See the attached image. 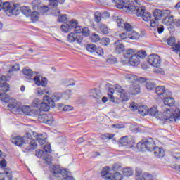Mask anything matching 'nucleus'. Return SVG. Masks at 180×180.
<instances>
[{
    "instance_id": "obj_1",
    "label": "nucleus",
    "mask_w": 180,
    "mask_h": 180,
    "mask_svg": "<svg viewBox=\"0 0 180 180\" xmlns=\"http://www.w3.org/2000/svg\"><path fill=\"white\" fill-rule=\"evenodd\" d=\"M140 1L129 0V2L124 6L123 10L125 12H135L136 16L142 18L145 22L151 20V13L146 11V7L141 6Z\"/></svg>"
},
{
    "instance_id": "obj_2",
    "label": "nucleus",
    "mask_w": 180,
    "mask_h": 180,
    "mask_svg": "<svg viewBox=\"0 0 180 180\" xmlns=\"http://www.w3.org/2000/svg\"><path fill=\"white\" fill-rule=\"evenodd\" d=\"M163 112L160 115V123H169V122H178L180 120V110L177 108H165V105L162 106Z\"/></svg>"
},
{
    "instance_id": "obj_3",
    "label": "nucleus",
    "mask_w": 180,
    "mask_h": 180,
    "mask_svg": "<svg viewBox=\"0 0 180 180\" xmlns=\"http://www.w3.org/2000/svg\"><path fill=\"white\" fill-rule=\"evenodd\" d=\"M9 91V84L8 83L4 82L2 83L0 82V99L2 102L5 103H10L8 105V107L10 109H19L20 106V103L18 102L16 99L11 98L9 95L6 94V92Z\"/></svg>"
},
{
    "instance_id": "obj_4",
    "label": "nucleus",
    "mask_w": 180,
    "mask_h": 180,
    "mask_svg": "<svg viewBox=\"0 0 180 180\" xmlns=\"http://www.w3.org/2000/svg\"><path fill=\"white\" fill-rule=\"evenodd\" d=\"M3 9L8 16H12V15H17L19 13V7L9 4V2L2 3V0H0V11Z\"/></svg>"
},
{
    "instance_id": "obj_5",
    "label": "nucleus",
    "mask_w": 180,
    "mask_h": 180,
    "mask_svg": "<svg viewBox=\"0 0 180 180\" xmlns=\"http://www.w3.org/2000/svg\"><path fill=\"white\" fill-rule=\"evenodd\" d=\"M155 148V143L153 138H149L146 141H141L137 143V148L140 151H153Z\"/></svg>"
},
{
    "instance_id": "obj_6",
    "label": "nucleus",
    "mask_w": 180,
    "mask_h": 180,
    "mask_svg": "<svg viewBox=\"0 0 180 180\" xmlns=\"http://www.w3.org/2000/svg\"><path fill=\"white\" fill-rule=\"evenodd\" d=\"M24 143L27 151H33L37 148V143L32 138V134L27 133L24 136Z\"/></svg>"
},
{
    "instance_id": "obj_7",
    "label": "nucleus",
    "mask_w": 180,
    "mask_h": 180,
    "mask_svg": "<svg viewBox=\"0 0 180 180\" xmlns=\"http://www.w3.org/2000/svg\"><path fill=\"white\" fill-rule=\"evenodd\" d=\"M101 176L105 180H122L123 176L119 172H115L113 176L109 173V167H105L101 172Z\"/></svg>"
},
{
    "instance_id": "obj_8",
    "label": "nucleus",
    "mask_w": 180,
    "mask_h": 180,
    "mask_svg": "<svg viewBox=\"0 0 180 180\" xmlns=\"http://www.w3.org/2000/svg\"><path fill=\"white\" fill-rule=\"evenodd\" d=\"M43 101L44 102L42 101L39 108H38L39 110H42L43 112H49V110H50V108H54L56 106V103L51 101V98H50L49 96H45Z\"/></svg>"
},
{
    "instance_id": "obj_9",
    "label": "nucleus",
    "mask_w": 180,
    "mask_h": 180,
    "mask_svg": "<svg viewBox=\"0 0 180 180\" xmlns=\"http://www.w3.org/2000/svg\"><path fill=\"white\" fill-rule=\"evenodd\" d=\"M50 171L56 178H63L67 175V171L60 166L53 165L50 167Z\"/></svg>"
},
{
    "instance_id": "obj_10",
    "label": "nucleus",
    "mask_w": 180,
    "mask_h": 180,
    "mask_svg": "<svg viewBox=\"0 0 180 180\" xmlns=\"http://www.w3.org/2000/svg\"><path fill=\"white\" fill-rule=\"evenodd\" d=\"M124 75L125 79L131 84H137L138 82H141V84H143L146 81V77H139L136 75L132 74L125 73Z\"/></svg>"
},
{
    "instance_id": "obj_11",
    "label": "nucleus",
    "mask_w": 180,
    "mask_h": 180,
    "mask_svg": "<svg viewBox=\"0 0 180 180\" xmlns=\"http://www.w3.org/2000/svg\"><path fill=\"white\" fill-rule=\"evenodd\" d=\"M169 15H171V11L169 10L155 9L153 12L155 20H161L162 18L169 16Z\"/></svg>"
},
{
    "instance_id": "obj_12",
    "label": "nucleus",
    "mask_w": 180,
    "mask_h": 180,
    "mask_svg": "<svg viewBox=\"0 0 180 180\" xmlns=\"http://www.w3.org/2000/svg\"><path fill=\"white\" fill-rule=\"evenodd\" d=\"M148 63L156 68L161 67V58L158 55H150L148 58Z\"/></svg>"
},
{
    "instance_id": "obj_13",
    "label": "nucleus",
    "mask_w": 180,
    "mask_h": 180,
    "mask_svg": "<svg viewBox=\"0 0 180 180\" xmlns=\"http://www.w3.org/2000/svg\"><path fill=\"white\" fill-rule=\"evenodd\" d=\"M82 40H84V37L82 34H77L76 33L72 32L70 33L68 36V41L70 43H78V44H81L82 43Z\"/></svg>"
},
{
    "instance_id": "obj_14",
    "label": "nucleus",
    "mask_w": 180,
    "mask_h": 180,
    "mask_svg": "<svg viewBox=\"0 0 180 180\" xmlns=\"http://www.w3.org/2000/svg\"><path fill=\"white\" fill-rule=\"evenodd\" d=\"M39 122L41 123H46L47 124H52L53 122H54V118L53 115L49 114H43L40 115L38 117Z\"/></svg>"
},
{
    "instance_id": "obj_15",
    "label": "nucleus",
    "mask_w": 180,
    "mask_h": 180,
    "mask_svg": "<svg viewBox=\"0 0 180 180\" xmlns=\"http://www.w3.org/2000/svg\"><path fill=\"white\" fill-rule=\"evenodd\" d=\"M120 146H126L128 148H131L134 146V141L129 139L127 136H123L120 140Z\"/></svg>"
},
{
    "instance_id": "obj_16",
    "label": "nucleus",
    "mask_w": 180,
    "mask_h": 180,
    "mask_svg": "<svg viewBox=\"0 0 180 180\" xmlns=\"http://www.w3.org/2000/svg\"><path fill=\"white\" fill-rule=\"evenodd\" d=\"M22 73L24 74V75L26 76V78L27 79H33L36 77V75L37 74V72H34L32 70V69L29 68H25L22 70Z\"/></svg>"
},
{
    "instance_id": "obj_17",
    "label": "nucleus",
    "mask_w": 180,
    "mask_h": 180,
    "mask_svg": "<svg viewBox=\"0 0 180 180\" xmlns=\"http://www.w3.org/2000/svg\"><path fill=\"white\" fill-rule=\"evenodd\" d=\"M15 6H18L19 11L18 13L15 15V16L17 15H19V13H20V12H22V13L23 15H25V16L29 17L30 16L31 13H32V10H30V8L29 7H26V6H22V7H20L18 4H13Z\"/></svg>"
},
{
    "instance_id": "obj_18",
    "label": "nucleus",
    "mask_w": 180,
    "mask_h": 180,
    "mask_svg": "<svg viewBox=\"0 0 180 180\" xmlns=\"http://www.w3.org/2000/svg\"><path fill=\"white\" fill-rule=\"evenodd\" d=\"M129 91L131 95H137V94H140V85H139V83L131 84Z\"/></svg>"
},
{
    "instance_id": "obj_19",
    "label": "nucleus",
    "mask_w": 180,
    "mask_h": 180,
    "mask_svg": "<svg viewBox=\"0 0 180 180\" xmlns=\"http://www.w3.org/2000/svg\"><path fill=\"white\" fill-rule=\"evenodd\" d=\"M114 92H115V89H113V87H109L108 95L110 98V102H113V103H116L117 105H119L120 103V99L115 98L113 97Z\"/></svg>"
},
{
    "instance_id": "obj_20",
    "label": "nucleus",
    "mask_w": 180,
    "mask_h": 180,
    "mask_svg": "<svg viewBox=\"0 0 180 180\" xmlns=\"http://www.w3.org/2000/svg\"><path fill=\"white\" fill-rule=\"evenodd\" d=\"M33 80L38 86H46V85H47V79H46V77H43L41 80H40V77L39 76H35L33 78Z\"/></svg>"
},
{
    "instance_id": "obj_21",
    "label": "nucleus",
    "mask_w": 180,
    "mask_h": 180,
    "mask_svg": "<svg viewBox=\"0 0 180 180\" xmlns=\"http://www.w3.org/2000/svg\"><path fill=\"white\" fill-rule=\"evenodd\" d=\"M148 115H150V116L155 117L156 119H161V114H160V112H158V109H157V107L150 108V109L148 110Z\"/></svg>"
},
{
    "instance_id": "obj_22",
    "label": "nucleus",
    "mask_w": 180,
    "mask_h": 180,
    "mask_svg": "<svg viewBox=\"0 0 180 180\" xmlns=\"http://www.w3.org/2000/svg\"><path fill=\"white\" fill-rule=\"evenodd\" d=\"M115 47L117 54H120L124 51V45L120 42V40H117L115 42Z\"/></svg>"
},
{
    "instance_id": "obj_23",
    "label": "nucleus",
    "mask_w": 180,
    "mask_h": 180,
    "mask_svg": "<svg viewBox=\"0 0 180 180\" xmlns=\"http://www.w3.org/2000/svg\"><path fill=\"white\" fill-rule=\"evenodd\" d=\"M11 141L13 143V144H15V146L22 147V146L25 144V136L22 138L20 136H16L15 138H13Z\"/></svg>"
},
{
    "instance_id": "obj_24",
    "label": "nucleus",
    "mask_w": 180,
    "mask_h": 180,
    "mask_svg": "<svg viewBox=\"0 0 180 180\" xmlns=\"http://www.w3.org/2000/svg\"><path fill=\"white\" fill-rule=\"evenodd\" d=\"M145 82V86L146 89H148L149 91H153L154 88H155V82H154L153 80H150L147 78H146V80L143 82V84Z\"/></svg>"
},
{
    "instance_id": "obj_25",
    "label": "nucleus",
    "mask_w": 180,
    "mask_h": 180,
    "mask_svg": "<svg viewBox=\"0 0 180 180\" xmlns=\"http://www.w3.org/2000/svg\"><path fill=\"white\" fill-rule=\"evenodd\" d=\"M152 151H153V154H155V157H158L159 158H162V157L165 155L164 150H162L161 148L155 146L153 150Z\"/></svg>"
},
{
    "instance_id": "obj_26",
    "label": "nucleus",
    "mask_w": 180,
    "mask_h": 180,
    "mask_svg": "<svg viewBox=\"0 0 180 180\" xmlns=\"http://www.w3.org/2000/svg\"><path fill=\"white\" fill-rule=\"evenodd\" d=\"M33 136L35 137L37 141L41 145L46 143V137L43 136L41 134H39L36 132H33Z\"/></svg>"
},
{
    "instance_id": "obj_27",
    "label": "nucleus",
    "mask_w": 180,
    "mask_h": 180,
    "mask_svg": "<svg viewBox=\"0 0 180 180\" xmlns=\"http://www.w3.org/2000/svg\"><path fill=\"white\" fill-rule=\"evenodd\" d=\"M128 60L131 65H139V64H140V59L136 54H134Z\"/></svg>"
},
{
    "instance_id": "obj_28",
    "label": "nucleus",
    "mask_w": 180,
    "mask_h": 180,
    "mask_svg": "<svg viewBox=\"0 0 180 180\" xmlns=\"http://www.w3.org/2000/svg\"><path fill=\"white\" fill-rule=\"evenodd\" d=\"M148 107L146 105H141L138 108V112L142 116H147L148 115Z\"/></svg>"
},
{
    "instance_id": "obj_29",
    "label": "nucleus",
    "mask_w": 180,
    "mask_h": 180,
    "mask_svg": "<svg viewBox=\"0 0 180 180\" xmlns=\"http://www.w3.org/2000/svg\"><path fill=\"white\" fill-rule=\"evenodd\" d=\"M155 93L162 99V98H164V94H165V87L163 86L156 87Z\"/></svg>"
},
{
    "instance_id": "obj_30",
    "label": "nucleus",
    "mask_w": 180,
    "mask_h": 180,
    "mask_svg": "<svg viewBox=\"0 0 180 180\" xmlns=\"http://www.w3.org/2000/svg\"><path fill=\"white\" fill-rule=\"evenodd\" d=\"M164 105L165 106H174L175 104V100L172 97H167L164 98Z\"/></svg>"
},
{
    "instance_id": "obj_31",
    "label": "nucleus",
    "mask_w": 180,
    "mask_h": 180,
    "mask_svg": "<svg viewBox=\"0 0 180 180\" xmlns=\"http://www.w3.org/2000/svg\"><path fill=\"white\" fill-rule=\"evenodd\" d=\"M61 82L65 86H73V85H75V82L72 79H63Z\"/></svg>"
},
{
    "instance_id": "obj_32",
    "label": "nucleus",
    "mask_w": 180,
    "mask_h": 180,
    "mask_svg": "<svg viewBox=\"0 0 180 180\" xmlns=\"http://www.w3.org/2000/svg\"><path fill=\"white\" fill-rule=\"evenodd\" d=\"M12 172L11 171H6L5 173H0V180H5V176H8V180H12Z\"/></svg>"
},
{
    "instance_id": "obj_33",
    "label": "nucleus",
    "mask_w": 180,
    "mask_h": 180,
    "mask_svg": "<svg viewBox=\"0 0 180 180\" xmlns=\"http://www.w3.org/2000/svg\"><path fill=\"white\" fill-rule=\"evenodd\" d=\"M139 33L136 32L134 30L128 32V38L131 39V40H136L139 39Z\"/></svg>"
},
{
    "instance_id": "obj_34",
    "label": "nucleus",
    "mask_w": 180,
    "mask_h": 180,
    "mask_svg": "<svg viewBox=\"0 0 180 180\" xmlns=\"http://www.w3.org/2000/svg\"><path fill=\"white\" fill-rule=\"evenodd\" d=\"M42 6L43 4H41V1L40 0H34L32 1V6L35 11H38Z\"/></svg>"
},
{
    "instance_id": "obj_35",
    "label": "nucleus",
    "mask_w": 180,
    "mask_h": 180,
    "mask_svg": "<svg viewBox=\"0 0 180 180\" xmlns=\"http://www.w3.org/2000/svg\"><path fill=\"white\" fill-rule=\"evenodd\" d=\"M46 94H50V91L43 89L41 88L37 89L36 95L38 96H43V95H46Z\"/></svg>"
},
{
    "instance_id": "obj_36",
    "label": "nucleus",
    "mask_w": 180,
    "mask_h": 180,
    "mask_svg": "<svg viewBox=\"0 0 180 180\" xmlns=\"http://www.w3.org/2000/svg\"><path fill=\"white\" fill-rule=\"evenodd\" d=\"M86 49L89 53H95L96 50V45L94 44H89L86 45Z\"/></svg>"
},
{
    "instance_id": "obj_37",
    "label": "nucleus",
    "mask_w": 180,
    "mask_h": 180,
    "mask_svg": "<svg viewBox=\"0 0 180 180\" xmlns=\"http://www.w3.org/2000/svg\"><path fill=\"white\" fill-rule=\"evenodd\" d=\"M134 53H136V50L133 49H128L126 51V53L124 54V56L125 57V58H127L129 60L131 57L130 56H132Z\"/></svg>"
},
{
    "instance_id": "obj_38",
    "label": "nucleus",
    "mask_w": 180,
    "mask_h": 180,
    "mask_svg": "<svg viewBox=\"0 0 180 180\" xmlns=\"http://www.w3.org/2000/svg\"><path fill=\"white\" fill-rule=\"evenodd\" d=\"M163 18H165V19L162 20L163 25H166V26H169V25L172 23V20L174 19L172 17L165 16Z\"/></svg>"
},
{
    "instance_id": "obj_39",
    "label": "nucleus",
    "mask_w": 180,
    "mask_h": 180,
    "mask_svg": "<svg viewBox=\"0 0 180 180\" xmlns=\"http://www.w3.org/2000/svg\"><path fill=\"white\" fill-rule=\"evenodd\" d=\"M20 109L24 115H30V112L32 110L30 109V106L24 105V106H22Z\"/></svg>"
},
{
    "instance_id": "obj_40",
    "label": "nucleus",
    "mask_w": 180,
    "mask_h": 180,
    "mask_svg": "<svg viewBox=\"0 0 180 180\" xmlns=\"http://www.w3.org/2000/svg\"><path fill=\"white\" fill-rule=\"evenodd\" d=\"M41 101L39 98H36L32 103V106L33 108H37V109H39L40 105H41Z\"/></svg>"
},
{
    "instance_id": "obj_41",
    "label": "nucleus",
    "mask_w": 180,
    "mask_h": 180,
    "mask_svg": "<svg viewBox=\"0 0 180 180\" xmlns=\"http://www.w3.org/2000/svg\"><path fill=\"white\" fill-rule=\"evenodd\" d=\"M122 172L125 176H131L133 175V170L130 167L124 168Z\"/></svg>"
},
{
    "instance_id": "obj_42",
    "label": "nucleus",
    "mask_w": 180,
    "mask_h": 180,
    "mask_svg": "<svg viewBox=\"0 0 180 180\" xmlns=\"http://www.w3.org/2000/svg\"><path fill=\"white\" fill-rule=\"evenodd\" d=\"M60 98L61 94L60 93H54L52 96V98H51V101H53V103H55V102H58Z\"/></svg>"
},
{
    "instance_id": "obj_43",
    "label": "nucleus",
    "mask_w": 180,
    "mask_h": 180,
    "mask_svg": "<svg viewBox=\"0 0 180 180\" xmlns=\"http://www.w3.org/2000/svg\"><path fill=\"white\" fill-rule=\"evenodd\" d=\"M37 11H38V13H39V15H44V14H46V12H49V7L42 5L40 7V8Z\"/></svg>"
},
{
    "instance_id": "obj_44",
    "label": "nucleus",
    "mask_w": 180,
    "mask_h": 180,
    "mask_svg": "<svg viewBox=\"0 0 180 180\" xmlns=\"http://www.w3.org/2000/svg\"><path fill=\"white\" fill-rule=\"evenodd\" d=\"M136 180H143V171L140 168L136 169Z\"/></svg>"
},
{
    "instance_id": "obj_45",
    "label": "nucleus",
    "mask_w": 180,
    "mask_h": 180,
    "mask_svg": "<svg viewBox=\"0 0 180 180\" xmlns=\"http://www.w3.org/2000/svg\"><path fill=\"white\" fill-rule=\"evenodd\" d=\"M63 99H65V101H68V99L71 98V90L70 89L66 90L63 94Z\"/></svg>"
},
{
    "instance_id": "obj_46",
    "label": "nucleus",
    "mask_w": 180,
    "mask_h": 180,
    "mask_svg": "<svg viewBox=\"0 0 180 180\" xmlns=\"http://www.w3.org/2000/svg\"><path fill=\"white\" fill-rule=\"evenodd\" d=\"M120 98L122 99V102L129 101V95L124 91L122 93H120Z\"/></svg>"
},
{
    "instance_id": "obj_47",
    "label": "nucleus",
    "mask_w": 180,
    "mask_h": 180,
    "mask_svg": "<svg viewBox=\"0 0 180 180\" xmlns=\"http://www.w3.org/2000/svg\"><path fill=\"white\" fill-rule=\"evenodd\" d=\"M60 29L62 32L67 33V32H70V30H71V27H70L69 24H64L61 25Z\"/></svg>"
},
{
    "instance_id": "obj_48",
    "label": "nucleus",
    "mask_w": 180,
    "mask_h": 180,
    "mask_svg": "<svg viewBox=\"0 0 180 180\" xmlns=\"http://www.w3.org/2000/svg\"><path fill=\"white\" fill-rule=\"evenodd\" d=\"M69 26L70 29H75L78 26V21L77 20H71L69 21Z\"/></svg>"
},
{
    "instance_id": "obj_49",
    "label": "nucleus",
    "mask_w": 180,
    "mask_h": 180,
    "mask_svg": "<svg viewBox=\"0 0 180 180\" xmlns=\"http://www.w3.org/2000/svg\"><path fill=\"white\" fill-rule=\"evenodd\" d=\"M30 16H31V20L32 22H36L39 20V13L36 11L31 13Z\"/></svg>"
},
{
    "instance_id": "obj_50",
    "label": "nucleus",
    "mask_w": 180,
    "mask_h": 180,
    "mask_svg": "<svg viewBox=\"0 0 180 180\" xmlns=\"http://www.w3.org/2000/svg\"><path fill=\"white\" fill-rule=\"evenodd\" d=\"M110 43V39L109 38H103L100 41V44H102V46H109Z\"/></svg>"
},
{
    "instance_id": "obj_51",
    "label": "nucleus",
    "mask_w": 180,
    "mask_h": 180,
    "mask_svg": "<svg viewBox=\"0 0 180 180\" xmlns=\"http://www.w3.org/2000/svg\"><path fill=\"white\" fill-rule=\"evenodd\" d=\"M137 57L140 58H144L147 54L146 53V51L144 50H141L139 51L137 53H135Z\"/></svg>"
},
{
    "instance_id": "obj_52",
    "label": "nucleus",
    "mask_w": 180,
    "mask_h": 180,
    "mask_svg": "<svg viewBox=\"0 0 180 180\" xmlns=\"http://www.w3.org/2000/svg\"><path fill=\"white\" fill-rule=\"evenodd\" d=\"M107 63L108 64H116V63H117V59L115 58V56H110L107 59Z\"/></svg>"
},
{
    "instance_id": "obj_53",
    "label": "nucleus",
    "mask_w": 180,
    "mask_h": 180,
    "mask_svg": "<svg viewBox=\"0 0 180 180\" xmlns=\"http://www.w3.org/2000/svg\"><path fill=\"white\" fill-rule=\"evenodd\" d=\"M100 30L104 34H108V33H109V30H108V27L105 25H101L100 26Z\"/></svg>"
},
{
    "instance_id": "obj_54",
    "label": "nucleus",
    "mask_w": 180,
    "mask_h": 180,
    "mask_svg": "<svg viewBox=\"0 0 180 180\" xmlns=\"http://www.w3.org/2000/svg\"><path fill=\"white\" fill-rule=\"evenodd\" d=\"M91 39L93 43H98V41H99V40H101V38L99 37V35L93 34Z\"/></svg>"
},
{
    "instance_id": "obj_55",
    "label": "nucleus",
    "mask_w": 180,
    "mask_h": 180,
    "mask_svg": "<svg viewBox=\"0 0 180 180\" xmlns=\"http://www.w3.org/2000/svg\"><path fill=\"white\" fill-rule=\"evenodd\" d=\"M143 180H153V175L148 173H145L142 176Z\"/></svg>"
},
{
    "instance_id": "obj_56",
    "label": "nucleus",
    "mask_w": 180,
    "mask_h": 180,
    "mask_svg": "<svg viewBox=\"0 0 180 180\" xmlns=\"http://www.w3.org/2000/svg\"><path fill=\"white\" fill-rule=\"evenodd\" d=\"M158 21L159 20H151L150 22V27H153V29H155V27H157L158 26Z\"/></svg>"
},
{
    "instance_id": "obj_57",
    "label": "nucleus",
    "mask_w": 180,
    "mask_h": 180,
    "mask_svg": "<svg viewBox=\"0 0 180 180\" xmlns=\"http://www.w3.org/2000/svg\"><path fill=\"white\" fill-rule=\"evenodd\" d=\"M101 19H102V16H101V13L97 12L94 14L95 22H97V23H98V22H99L100 20H101Z\"/></svg>"
},
{
    "instance_id": "obj_58",
    "label": "nucleus",
    "mask_w": 180,
    "mask_h": 180,
    "mask_svg": "<svg viewBox=\"0 0 180 180\" xmlns=\"http://www.w3.org/2000/svg\"><path fill=\"white\" fill-rule=\"evenodd\" d=\"M44 154H46V153H45L44 150H36V153H35L36 156L38 158H41V157H43L44 155Z\"/></svg>"
},
{
    "instance_id": "obj_59",
    "label": "nucleus",
    "mask_w": 180,
    "mask_h": 180,
    "mask_svg": "<svg viewBox=\"0 0 180 180\" xmlns=\"http://www.w3.org/2000/svg\"><path fill=\"white\" fill-rule=\"evenodd\" d=\"M58 20L62 23L67 22V15H58Z\"/></svg>"
},
{
    "instance_id": "obj_60",
    "label": "nucleus",
    "mask_w": 180,
    "mask_h": 180,
    "mask_svg": "<svg viewBox=\"0 0 180 180\" xmlns=\"http://www.w3.org/2000/svg\"><path fill=\"white\" fill-rule=\"evenodd\" d=\"M119 37L121 40H126L129 37V32H122L120 34Z\"/></svg>"
},
{
    "instance_id": "obj_61",
    "label": "nucleus",
    "mask_w": 180,
    "mask_h": 180,
    "mask_svg": "<svg viewBox=\"0 0 180 180\" xmlns=\"http://www.w3.org/2000/svg\"><path fill=\"white\" fill-rule=\"evenodd\" d=\"M129 109H131V110H133L134 112V110H139V105H137V103H131L129 105Z\"/></svg>"
},
{
    "instance_id": "obj_62",
    "label": "nucleus",
    "mask_w": 180,
    "mask_h": 180,
    "mask_svg": "<svg viewBox=\"0 0 180 180\" xmlns=\"http://www.w3.org/2000/svg\"><path fill=\"white\" fill-rule=\"evenodd\" d=\"M124 26L125 30H127L126 32L127 33H129V32H131L133 30V27L129 23H125Z\"/></svg>"
},
{
    "instance_id": "obj_63",
    "label": "nucleus",
    "mask_w": 180,
    "mask_h": 180,
    "mask_svg": "<svg viewBox=\"0 0 180 180\" xmlns=\"http://www.w3.org/2000/svg\"><path fill=\"white\" fill-rule=\"evenodd\" d=\"M167 44L169 46H174L175 44V37H172L167 39Z\"/></svg>"
},
{
    "instance_id": "obj_64",
    "label": "nucleus",
    "mask_w": 180,
    "mask_h": 180,
    "mask_svg": "<svg viewBox=\"0 0 180 180\" xmlns=\"http://www.w3.org/2000/svg\"><path fill=\"white\" fill-rule=\"evenodd\" d=\"M44 153H51V146H50V144L46 143L44 146Z\"/></svg>"
}]
</instances>
